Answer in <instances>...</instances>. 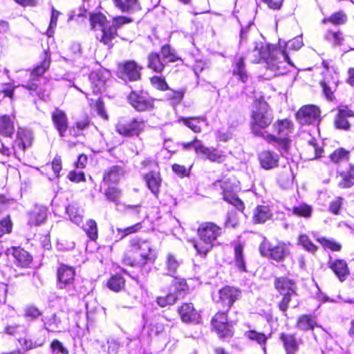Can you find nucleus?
<instances>
[{
  "mask_svg": "<svg viewBox=\"0 0 354 354\" xmlns=\"http://www.w3.org/2000/svg\"><path fill=\"white\" fill-rule=\"evenodd\" d=\"M222 228L212 222H206L200 225L198 234L200 241H193L192 245L197 253L205 256L214 245V242L222 234Z\"/></svg>",
  "mask_w": 354,
  "mask_h": 354,
  "instance_id": "nucleus-1",
  "label": "nucleus"
},
{
  "mask_svg": "<svg viewBox=\"0 0 354 354\" xmlns=\"http://www.w3.org/2000/svg\"><path fill=\"white\" fill-rule=\"evenodd\" d=\"M272 120V113L268 103L263 100L255 102L250 121L252 133L265 138L266 134L262 130L268 127Z\"/></svg>",
  "mask_w": 354,
  "mask_h": 354,
  "instance_id": "nucleus-2",
  "label": "nucleus"
},
{
  "mask_svg": "<svg viewBox=\"0 0 354 354\" xmlns=\"http://www.w3.org/2000/svg\"><path fill=\"white\" fill-rule=\"evenodd\" d=\"M274 286L282 297L278 304L281 311L286 312L291 301H295V307L298 305L297 286L293 280L285 277H278L274 280Z\"/></svg>",
  "mask_w": 354,
  "mask_h": 354,
  "instance_id": "nucleus-3",
  "label": "nucleus"
},
{
  "mask_svg": "<svg viewBox=\"0 0 354 354\" xmlns=\"http://www.w3.org/2000/svg\"><path fill=\"white\" fill-rule=\"evenodd\" d=\"M92 29L96 32V38L105 45H110L115 37L114 28H109L106 17L102 13L93 14L90 17Z\"/></svg>",
  "mask_w": 354,
  "mask_h": 354,
  "instance_id": "nucleus-4",
  "label": "nucleus"
},
{
  "mask_svg": "<svg viewBox=\"0 0 354 354\" xmlns=\"http://www.w3.org/2000/svg\"><path fill=\"white\" fill-rule=\"evenodd\" d=\"M266 68L273 73V75H281L286 73L288 66L290 64L286 53L279 48H272V50L265 61Z\"/></svg>",
  "mask_w": 354,
  "mask_h": 354,
  "instance_id": "nucleus-5",
  "label": "nucleus"
},
{
  "mask_svg": "<svg viewBox=\"0 0 354 354\" xmlns=\"http://www.w3.org/2000/svg\"><path fill=\"white\" fill-rule=\"evenodd\" d=\"M259 250L262 257L271 259L277 262L283 261L289 254L288 247L286 243L279 242L277 245H274L266 237H263Z\"/></svg>",
  "mask_w": 354,
  "mask_h": 354,
  "instance_id": "nucleus-6",
  "label": "nucleus"
},
{
  "mask_svg": "<svg viewBox=\"0 0 354 354\" xmlns=\"http://www.w3.org/2000/svg\"><path fill=\"white\" fill-rule=\"evenodd\" d=\"M145 127V121L138 118L130 120L121 119L115 126V131L120 135L125 137L138 136L144 131Z\"/></svg>",
  "mask_w": 354,
  "mask_h": 354,
  "instance_id": "nucleus-7",
  "label": "nucleus"
},
{
  "mask_svg": "<svg viewBox=\"0 0 354 354\" xmlns=\"http://www.w3.org/2000/svg\"><path fill=\"white\" fill-rule=\"evenodd\" d=\"M181 146L184 150L194 149L196 153L203 155L205 158L212 162H220L223 160L222 156L216 149L205 147L196 138L191 142L181 143Z\"/></svg>",
  "mask_w": 354,
  "mask_h": 354,
  "instance_id": "nucleus-8",
  "label": "nucleus"
},
{
  "mask_svg": "<svg viewBox=\"0 0 354 354\" xmlns=\"http://www.w3.org/2000/svg\"><path fill=\"white\" fill-rule=\"evenodd\" d=\"M75 271L73 267L62 264L57 269V286L60 289H66L71 295H75V292H71V289L74 288L73 282Z\"/></svg>",
  "mask_w": 354,
  "mask_h": 354,
  "instance_id": "nucleus-9",
  "label": "nucleus"
},
{
  "mask_svg": "<svg viewBox=\"0 0 354 354\" xmlns=\"http://www.w3.org/2000/svg\"><path fill=\"white\" fill-rule=\"evenodd\" d=\"M240 296L241 291L239 289L226 286L219 290L218 293L214 295L213 299L217 303L221 304L223 308L227 311Z\"/></svg>",
  "mask_w": 354,
  "mask_h": 354,
  "instance_id": "nucleus-10",
  "label": "nucleus"
},
{
  "mask_svg": "<svg viewBox=\"0 0 354 354\" xmlns=\"http://www.w3.org/2000/svg\"><path fill=\"white\" fill-rule=\"evenodd\" d=\"M142 67L134 61H127L118 66V76L124 81H136L140 78Z\"/></svg>",
  "mask_w": 354,
  "mask_h": 354,
  "instance_id": "nucleus-11",
  "label": "nucleus"
},
{
  "mask_svg": "<svg viewBox=\"0 0 354 354\" xmlns=\"http://www.w3.org/2000/svg\"><path fill=\"white\" fill-rule=\"evenodd\" d=\"M319 109L313 104L303 106L296 113L297 120L302 125L313 124L319 120Z\"/></svg>",
  "mask_w": 354,
  "mask_h": 354,
  "instance_id": "nucleus-12",
  "label": "nucleus"
},
{
  "mask_svg": "<svg viewBox=\"0 0 354 354\" xmlns=\"http://www.w3.org/2000/svg\"><path fill=\"white\" fill-rule=\"evenodd\" d=\"M274 46L264 45L263 43H254L251 50L248 53V58L252 63H258L261 60L266 61Z\"/></svg>",
  "mask_w": 354,
  "mask_h": 354,
  "instance_id": "nucleus-13",
  "label": "nucleus"
},
{
  "mask_svg": "<svg viewBox=\"0 0 354 354\" xmlns=\"http://www.w3.org/2000/svg\"><path fill=\"white\" fill-rule=\"evenodd\" d=\"M131 252L138 254V263L139 264H145L146 261L149 259V255L151 252L150 244L140 239H133L130 241Z\"/></svg>",
  "mask_w": 354,
  "mask_h": 354,
  "instance_id": "nucleus-14",
  "label": "nucleus"
},
{
  "mask_svg": "<svg viewBox=\"0 0 354 354\" xmlns=\"http://www.w3.org/2000/svg\"><path fill=\"white\" fill-rule=\"evenodd\" d=\"M212 324L220 337H225L232 335L231 326L225 312L216 313L212 320Z\"/></svg>",
  "mask_w": 354,
  "mask_h": 354,
  "instance_id": "nucleus-15",
  "label": "nucleus"
},
{
  "mask_svg": "<svg viewBox=\"0 0 354 354\" xmlns=\"http://www.w3.org/2000/svg\"><path fill=\"white\" fill-rule=\"evenodd\" d=\"M128 98L130 104L138 111H148L153 107V101L147 94L132 91Z\"/></svg>",
  "mask_w": 354,
  "mask_h": 354,
  "instance_id": "nucleus-16",
  "label": "nucleus"
},
{
  "mask_svg": "<svg viewBox=\"0 0 354 354\" xmlns=\"http://www.w3.org/2000/svg\"><path fill=\"white\" fill-rule=\"evenodd\" d=\"M353 117V111L347 106L339 107L335 120V127L344 130L350 129V119Z\"/></svg>",
  "mask_w": 354,
  "mask_h": 354,
  "instance_id": "nucleus-17",
  "label": "nucleus"
},
{
  "mask_svg": "<svg viewBox=\"0 0 354 354\" xmlns=\"http://www.w3.org/2000/svg\"><path fill=\"white\" fill-rule=\"evenodd\" d=\"M52 120L59 136L64 137L68 129V118L66 114L59 109H55L52 113Z\"/></svg>",
  "mask_w": 354,
  "mask_h": 354,
  "instance_id": "nucleus-18",
  "label": "nucleus"
},
{
  "mask_svg": "<svg viewBox=\"0 0 354 354\" xmlns=\"http://www.w3.org/2000/svg\"><path fill=\"white\" fill-rule=\"evenodd\" d=\"M329 268L333 271L340 281H344L350 274L347 263L342 259L328 262Z\"/></svg>",
  "mask_w": 354,
  "mask_h": 354,
  "instance_id": "nucleus-19",
  "label": "nucleus"
},
{
  "mask_svg": "<svg viewBox=\"0 0 354 354\" xmlns=\"http://www.w3.org/2000/svg\"><path fill=\"white\" fill-rule=\"evenodd\" d=\"M178 311L181 320L185 323L197 321L199 317V315L192 303L183 304Z\"/></svg>",
  "mask_w": 354,
  "mask_h": 354,
  "instance_id": "nucleus-20",
  "label": "nucleus"
},
{
  "mask_svg": "<svg viewBox=\"0 0 354 354\" xmlns=\"http://www.w3.org/2000/svg\"><path fill=\"white\" fill-rule=\"evenodd\" d=\"M260 164L265 169H270L278 165L279 156L270 151H263L259 155Z\"/></svg>",
  "mask_w": 354,
  "mask_h": 354,
  "instance_id": "nucleus-21",
  "label": "nucleus"
},
{
  "mask_svg": "<svg viewBox=\"0 0 354 354\" xmlns=\"http://www.w3.org/2000/svg\"><path fill=\"white\" fill-rule=\"evenodd\" d=\"M145 180L148 188L155 195L157 196L160 191L162 184V179L159 172L151 171L145 176Z\"/></svg>",
  "mask_w": 354,
  "mask_h": 354,
  "instance_id": "nucleus-22",
  "label": "nucleus"
},
{
  "mask_svg": "<svg viewBox=\"0 0 354 354\" xmlns=\"http://www.w3.org/2000/svg\"><path fill=\"white\" fill-rule=\"evenodd\" d=\"M123 174L120 167L112 166L104 171L103 182L107 185L116 184L120 181Z\"/></svg>",
  "mask_w": 354,
  "mask_h": 354,
  "instance_id": "nucleus-23",
  "label": "nucleus"
},
{
  "mask_svg": "<svg viewBox=\"0 0 354 354\" xmlns=\"http://www.w3.org/2000/svg\"><path fill=\"white\" fill-rule=\"evenodd\" d=\"M47 209L44 206L36 205L31 211L28 223L30 225H38L42 223L46 218Z\"/></svg>",
  "mask_w": 354,
  "mask_h": 354,
  "instance_id": "nucleus-24",
  "label": "nucleus"
},
{
  "mask_svg": "<svg viewBox=\"0 0 354 354\" xmlns=\"http://www.w3.org/2000/svg\"><path fill=\"white\" fill-rule=\"evenodd\" d=\"M274 132L281 137H288L292 133L293 124L288 119L278 120L272 125Z\"/></svg>",
  "mask_w": 354,
  "mask_h": 354,
  "instance_id": "nucleus-25",
  "label": "nucleus"
},
{
  "mask_svg": "<svg viewBox=\"0 0 354 354\" xmlns=\"http://www.w3.org/2000/svg\"><path fill=\"white\" fill-rule=\"evenodd\" d=\"M174 285L175 286L176 292H170L165 296L169 305L174 304L181 294V291H184L186 288L185 281L181 279L175 278L174 280Z\"/></svg>",
  "mask_w": 354,
  "mask_h": 354,
  "instance_id": "nucleus-26",
  "label": "nucleus"
},
{
  "mask_svg": "<svg viewBox=\"0 0 354 354\" xmlns=\"http://www.w3.org/2000/svg\"><path fill=\"white\" fill-rule=\"evenodd\" d=\"M280 339L283 342L286 354H295L298 350V343L293 335L282 333L280 335Z\"/></svg>",
  "mask_w": 354,
  "mask_h": 354,
  "instance_id": "nucleus-27",
  "label": "nucleus"
},
{
  "mask_svg": "<svg viewBox=\"0 0 354 354\" xmlns=\"http://www.w3.org/2000/svg\"><path fill=\"white\" fill-rule=\"evenodd\" d=\"M18 149L17 145H15V142L14 144L10 145L5 142L0 141V162H6L7 159L12 155L17 157Z\"/></svg>",
  "mask_w": 354,
  "mask_h": 354,
  "instance_id": "nucleus-28",
  "label": "nucleus"
},
{
  "mask_svg": "<svg viewBox=\"0 0 354 354\" xmlns=\"http://www.w3.org/2000/svg\"><path fill=\"white\" fill-rule=\"evenodd\" d=\"M15 131L13 119L4 115L0 117V135L11 137Z\"/></svg>",
  "mask_w": 354,
  "mask_h": 354,
  "instance_id": "nucleus-29",
  "label": "nucleus"
},
{
  "mask_svg": "<svg viewBox=\"0 0 354 354\" xmlns=\"http://www.w3.org/2000/svg\"><path fill=\"white\" fill-rule=\"evenodd\" d=\"M32 134L30 131L25 129H19L17 132L15 145L19 149L24 151L27 147L31 145Z\"/></svg>",
  "mask_w": 354,
  "mask_h": 354,
  "instance_id": "nucleus-30",
  "label": "nucleus"
},
{
  "mask_svg": "<svg viewBox=\"0 0 354 354\" xmlns=\"http://www.w3.org/2000/svg\"><path fill=\"white\" fill-rule=\"evenodd\" d=\"M265 140L269 143L275 145L283 152H288L289 149L290 140L288 137L277 138L274 135L266 133Z\"/></svg>",
  "mask_w": 354,
  "mask_h": 354,
  "instance_id": "nucleus-31",
  "label": "nucleus"
},
{
  "mask_svg": "<svg viewBox=\"0 0 354 354\" xmlns=\"http://www.w3.org/2000/svg\"><path fill=\"white\" fill-rule=\"evenodd\" d=\"M180 121L194 132L200 133L202 130L201 124L205 122V119L204 118L199 117L180 118Z\"/></svg>",
  "mask_w": 354,
  "mask_h": 354,
  "instance_id": "nucleus-32",
  "label": "nucleus"
},
{
  "mask_svg": "<svg viewBox=\"0 0 354 354\" xmlns=\"http://www.w3.org/2000/svg\"><path fill=\"white\" fill-rule=\"evenodd\" d=\"M113 2L122 12H133L140 9L138 0H113Z\"/></svg>",
  "mask_w": 354,
  "mask_h": 354,
  "instance_id": "nucleus-33",
  "label": "nucleus"
},
{
  "mask_svg": "<svg viewBox=\"0 0 354 354\" xmlns=\"http://www.w3.org/2000/svg\"><path fill=\"white\" fill-rule=\"evenodd\" d=\"M270 217L271 213L268 206L259 205L255 208L253 215V220L254 223H265Z\"/></svg>",
  "mask_w": 354,
  "mask_h": 354,
  "instance_id": "nucleus-34",
  "label": "nucleus"
},
{
  "mask_svg": "<svg viewBox=\"0 0 354 354\" xmlns=\"http://www.w3.org/2000/svg\"><path fill=\"white\" fill-rule=\"evenodd\" d=\"M12 254L19 266L27 267L32 261V257L23 249L14 248Z\"/></svg>",
  "mask_w": 354,
  "mask_h": 354,
  "instance_id": "nucleus-35",
  "label": "nucleus"
},
{
  "mask_svg": "<svg viewBox=\"0 0 354 354\" xmlns=\"http://www.w3.org/2000/svg\"><path fill=\"white\" fill-rule=\"evenodd\" d=\"M316 326V322L311 315H303L299 317L296 327L299 330L306 331L313 330Z\"/></svg>",
  "mask_w": 354,
  "mask_h": 354,
  "instance_id": "nucleus-36",
  "label": "nucleus"
},
{
  "mask_svg": "<svg viewBox=\"0 0 354 354\" xmlns=\"http://www.w3.org/2000/svg\"><path fill=\"white\" fill-rule=\"evenodd\" d=\"M66 212L70 220L76 225H80L83 221V210L76 204H71L66 207Z\"/></svg>",
  "mask_w": 354,
  "mask_h": 354,
  "instance_id": "nucleus-37",
  "label": "nucleus"
},
{
  "mask_svg": "<svg viewBox=\"0 0 354 354\" xmlns=\"http://www.w3.org/2000/svg\"><path fill=\"white\" fill-rule=\"evenodd\" d=\"M147 66L156 73H161L165 68V64L158 53H151L148 55Z\"/></svg>",
  "mask_w": 354,
  "mask_h": 354,
  "instance_id": "nucleus-38",
  "label": "nucleus"
},
{
  "mask_svg": "<svg viewBox=\"0 0 354 354\" xmlns=\"http://www.w3.org/2000/svg\"><path fill=\"white\" fill-rule=\"evenodd\" d=\"M245 336L250 340L259 344L262 347L263 350L266 351V343L270 335L267 336L263 333L257 332L254 330H251L245 332Z\"/></svg>",
  "mask_w": 354,
  "mask_h": 354,
  "instance_id": "nucleus-39",
  "label": "nucleus"
},
{
  "mask_svg": "<svg viewBox=\"0 0 354 354\" xmlns=\"http://www.w3.org/2000/svg\"><path fill=\"white\" fill-rule=\"evenodd\" d=\"M89 80L92 84L93 92L95 93L101 92L105 87V80L97 72H92L89 75Z\"/></svg>",
  "mask_w": 354,
  "mask_h": 354,
  "instance_id": "nucleus-40",
  "label": "nucleus"
},
{
  "mask_svg": "<svg viewBox=\"0 0 354 354\" xmlns=\"http://www.w3.org/2000/svg\"><path fill=\"white\" fill-rule=\"evenodd\" d=\"M180 263V262L174 255L168 254L165 261V269L167 271V274L170 276H174L176 273Z\"/></svg>",
  "mask_w": 354,
  "mask_h": 354,
  "instance_id": "nucleus-41",
  "label": "nucleus"
},
{
  "mask_svg": "<svg viewBox=\"0 0 354 354\" xmlns=\"http://www.w3.org/2000/svg\"><path fill=\"white\" fill-rule=\"evenodd\" d=\"M243 248L239 244L234 247V260L236 268L241 272H246L245 259L243 257Z\"/></svg>",
  "mask_w": 354,
  "mask_h": 354,
  "instance_id": "nucleus-42",
  "label": "nucleus"
},
{
  "mask_svg": "<svg viewBox=\"0 0 354 354\" xmlns=\"http://www.w3.org/2000/svg\"><path fill=\"white\" fill-rule=\"evenodd\" d=\"M234 75H236L242 82H246L248 75L245 69L244 58L241 57L236 63L235 67L233 70Z\"/></svg>",
  "mask_w": 354,
  "mask_h": 354,
  "instance_id": "nucleus-43",
  "label": "nucleus"
},
{
  "mask_svg": "<svg viewBox=\"0 0 354 354\" xmlns=\"http://www.w3.org/2000/svg\"><path fill=\"white\" fill-rule=\"evenodd\" d=\"M44 328L48 331L54 332L59 329L61 320L58 318L56 314H53L48 317L43 319Z\"/></svg>",
  "mask_w": 354,
  "mask_h": 354,
  "instance_id": "nucleus-44",
  "label": "nucleus"
},
{
  "mask_svg": "<svg viewBox=\"0 0 354 354\" xmlns=\"http://www.w3.org/2000/svg\"><path fill=\"white\" fill-rule=\"evenodd\" d=\"M84 231L91 240L95 241L97 239L98 232L97 223L93 219H89L86 221L84 227Z\"/></svg>",
  "mask_w": 354,
  "mask_h": 354,
  "instance_id": "nucleus-45",
  "label": "nucleus"
},
{
  "mask_svg": "<svg viewBox=\"0 0 354 354\" xmlns=\"http://www.w3.org/2000/svg\"><path fill=\"white\" fill-rule=\"evenodd\" d=\"M161 55L165 62H174L179 59L175 50L169 45H165L162 47Z\"/></svg>",
  "mask_w": 354,
  "mask_h": 354,
  "instance_id": "nucleus-46",
  "label": "nucleus"
},
{
  "mask_svg": "<svg viewBox=\"0 0 354 354\" xmlns=\"http://www.w3.org/2000/svg\"><path fill=\"white\" fill-rule=\"evenodd\" d=\"M50 64V56L47 53L45 52V56L41 64L33 69L31 73V76L39 77L42 75L45 71L49 68Z\"/></svg>",
  "mask_w": 354,
  "mask_h": 354,
  "instance_id": "nucleus-47",
  "label": "nucleus"
},
{
  "mask_svg": "<svg viewBox=\"0 0 354 354\" xmlns=\"http://www.w3.org/2000/svg\"><path fill=\"white\" fill-rule=\"evenodd\" d=\"M41 315V312L33 305H27L24 308V317L28 321H34Z\"/></svg>",
  "mask_w": 354,
  "mask_h": 354,
  "instance_id": "nucleus-48",
  "label": "nucleus"
},
{
  "mask_svg": "<svg viewBox=\"0 0 354 354\" xmlns=\"http://www.w3.org/2000/svg\"><path fill=\"white\" fill-rule=\"evenodd\" d=\"M147 333L149 336L158 335L165 330L164 324L159 319H153L150 324L147 326Z\"/></svg>",
  "mask_w": 354,
  "mask_h": 354,
  "instance_id": "nucleus-49",
  "label": "nucleus"
},
{
  "mask_svg": "<svg viewBox=\"0 0 354 354\" xmlns=\"http://www.w3.org/2000/svg\"><path fill=\"white\" fill-rule=\"evenodd\" d=\"M122 192L120 189L115 187L109 186L105 191L104 195L106 199L115 204H118L121 196Z\"/></svg>",
  "mask_w": 354,
  "mask_h": 354,
  "instance_id": "nucleus-50",
  "label": "nucleus"
},
{
  "mask_svg": "<svg viewBox=\"0 0 354 354\" xmlns=\"http://www.w3.org/2000/svg\"><path fill=\"white\" fill-rule=\"evenodd\" d=\"M320 84L326 98L332 100L333 97V92L337 87L336 83L324 80L321 82Z\"/></svg>",
  "mask_w": 354,
  "mask_h": 354,
  "instance_id": "nucleus-51",
  "label": "nucleus"
},
{
  "mask_svg": "<svg viewBox=\"0 0 354 354\" xmlns=\"http://www.w3.org/2000/svg\"><path fill=\"white\" fill-rule=\"evenodd\" d=\"M107 286L111 290L118 292L124 287V280L121 276L115 275L108 281Z\"/></svg>",
  "mask_w": 354,
  "mask_h": 354,
  "instance_id": "nucleus-52",
  "label": "nucleus"
},
{
  "mask_svg": "<svg viewBox=\"0 0 354 354\" xmlns=\"http://www.w3.org/2000/svg\"><path fill=\"white\" fill-rule=\"evenodd\" d=\"M349 151L344 148L336 149L333 153L330 154V158L332 162L338 163L339 162L346 160L348 159Z\"/></svg>",
  "mask_w": 354,
  "mask_h": 354,
  "instance_id": "nucleus-53",
  "label": "nucleus"
},
{
  "mask_svg": "<svg viewBox=\"0 0 354 354\" xmlns=\"http://www.w3.org/2000/svg\"><path fill=\"white\" fill-rule=\"evenodd\" d=\"M299 244L301 245L306 251L314 253L317 248L310 240L309 237L306 234H301L298 238Z\"/></svg>",
  "mask_w": 354,
  "mask_h": 354,
  "instance_id": "nucleus-54",
  "label": "nucleus"
},
{
  "mask_svg": "<svg viewBox=\"0 0 354 354\" xmlns=\"http://www.w3.org/2000/svg\"><path fill=\"white\" fill-rule=\"evenodd\" d=\"M292 213L299 216L309 218L312 214V207L306 204H301L292 208Z\"/></svg>",
  "mask_w": 354,
  "mask_h": 354,
  "instance_id": "nucleus-55",
  "label": "nucleus"
},
{
  "mask_svg": "<svg viewBox=\"0 0 354 354\" xmlns=\"http://www.w3.org/2000/svg\"><path fill=\"white\" fill-rule=\"evenodd\" d=\"M317 241H319L323 247L326 248H328L332 251L338 252L342 249V245L340 243L336 242L333 239H327L326 238H319L317 239Z\"/></svg>",
  "mask_w": 354,
  "mask_h": 354,
  "instance_id": "nucleus-56",
  "label": "nucleus"
},
{
  "mask_svg": "<svg viewBox=\"0 0 354 354\" xmlns=\"http://www.w3.org/2000/svg\"><path fill=\"white\" fill-rule=\"evenodd\" d=\"M130 18L120 16L113 18V24L111 26L109 25V28H114L115 30V37L117 36V30L120 28L122 25L131 22Z\"/></svg>",
  "mask_w": 354,
  "mask_h": 354,
  "instance_id": "nucleus-57",
  "label": "nucleus"
},
{
  "mask_svg": "<svg viewBox=\"0 0 354 354\" xmlns=\"http://www.w3.org/2000/svg\"><path fill=\"white\" fill-rule=\"evenodd\" d=\"M12 224L9 216L0 221V236L6 233H10L12 230Z\"/></svg>",
  "mask_w": 354,
  "mask_h": 354,
  "instance_id": "nucleus-58",
  "label": "nucleus"
},
{
  "mask_svg": "<svg viewBox=\"0 0 354 354\" xmlns=\"http://www.w3.org/2000/svg\"><path fill=\"white\" fill-rule=\"evenodd\" d=\"M140 228H141V224L140 223H138L133 225L127 227L124 229L117 228V231L118 233H122V234L120 236V239H122L124 236H126L131 233H134V232L138 231Z\"/></svg>",
  "mask_w": 354,
  "mask_h": 354,
  "instance_id": "nucleus-59",
  "label": "nucleus"
},
{
  "mask_svg": "<svg viewBox=\"0 0 354 354\" xmlns=\"http://www.w3.org/2000/svg\"><path fill=\"white\" fill-rule=\"evenodd\" d=\"M19 342L26 349H32L41 346L44 343V339L33 342L32 339H21L19 340Z\"/></svg>",
  "mask_w": 354,
  "mask_h": 354,
  "instance_id": "nucleus-60",
  "label": "nucleus"
},
{
  "mask_svg": "<svg viewBox=\"0 0 354 354\" xmlns=\"http://www.w3.org/2000/svg\"><path fill=\"white\" fill-rule=\"evenodd\" d=\"M342 179L338 182V186L341 188H349L354 185V180H353L349 175H347L345 172L341 174Z\"/></svg>",
  "mask_w": 354,
  "mask_h": 354,
  "instance_id": "nucleus-61",
  "label": "nucleus"
},
{
  "mask_svg": "<svg viewBox=\"0 0 354 354\" xmlns=\"http://www.w3.org/2000/svg\"><path fill=\"white\" fill-rule=\"evenodd\" d=\"M151 83L154 87L162 91H165L168 88V86L165 80L158 76L151 77Z\"/></svg>",
  "mask_w": 354,
  "mask_h": 354,
  "instance_id": "nucleus-62",
  "label": "nucleus"
},
{
  "mask_svg": "<svg viewBox=\"0 0 354 354\" xmlns=\"http://www.w3.org/2000/svg\"><path fill=\"white\" fill-rule=\"evenodd\" d=\"M51 348L54 353L68 354L67 349L66 348H64V346L62 345V344L57 339H55L52 342Z\"/></svg>",
  "mask_w": 354,
  "mask_h": 354,
  "instance_id": "nucleus-63",
  "label": "nucleus"
},
{
  "mask_svg": "<svg viewBox=\"0 0 354 354\" xmlns=\"http://www.w3.org/2000/svg\"><path fill=\"white\" fill-rule=\"evenodd\" d=\"M327 39L334 45H339L343 40L342 34L338 32H330L326 35Z\"/></svg>",
  "mask_w": 354,
  "mask_h": 354,
  "instance_id": "nucleus-64",
  "label": "nucleus"
}]
</instances>
